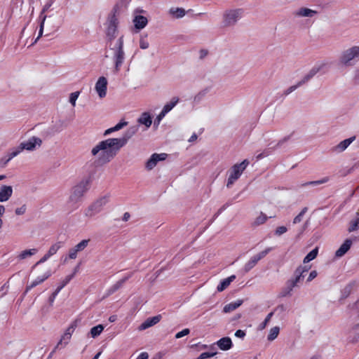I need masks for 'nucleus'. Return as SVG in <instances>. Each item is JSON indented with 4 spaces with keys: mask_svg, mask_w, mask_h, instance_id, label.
I'll list each match as a JSON object with an SVG mask.
<instances>
[{
    "mask_svg": "<svg viewBox=\"0 0 359 359\" xmlns=\"http://www.w3.org/2000/svg\"><path fill=\"white\" fill-rule=\"evenodd\" d=\"M120 140L108 138L102 140L93 146L90 154L97 165H104L109 163L121 149Z\"/></svg>",
    "mask_w": 359,
    "mask_h": 359,
    "instance_id": "nucleus-1",
    "label": "nucleus"
},
{
    "mask_svg": "<svg viewBox=\"0 0 359 359\" xmlns=\"http://www.w3.org/2000/svg\"><path fill=\"white\" fill-rule=\"evenodd\" d=\"M310 267L307 266H299L294 272V276L291 278L287 280L285 286L281 289L280 292V297H290L293 289L298 286L303 278H304V273L309 271Z\"/></svg>",
    "mask_w": 359,
    "mask_h": 359,
    "instance_id": "nucleus-2",
    "label": "nucleus"
},
{
    "mask_svg": "<svg viewBox=\"0 0 359 359\" xmlns=\"http://www.w3.org/2000/svg\"><path fill=\"white\" fill-rule=\"evenodd\" d=\"M91 180L90 177H85L72 187L70 191L68 203L71 205L77 206L90 188Z\"/></svg>",
    "mask_w": 359,
    "mask_h": 359,
    "instance_id": "nucleus-3",
    "label": "nucleus"
},
{
    "mask_svg": "<svg viewBox=\"0 0 359 359\" xmlns=\"http://www.w3.org/2000/svg\"><path fill=\"white\" fill-rule=\"evenodd\" d=\"M359 60V46H353L344 50L339 57V63L344 67H350Z\"/></svg>",
    "mask_w": 359,
    "mask_h": 359,
    "instance_id": "nucleus-4",
    "label": "nucleus"
},
{
    "mask_svg": "<svg viewBox=\"0 0 359 359\" xmlns=\"http://www.w3.org/2000/svg\"><path fill=\"white\" fill-rule=\"evenodd\" d=\"M111 50L113 51L112 59L114 63L115 72H118L125 60L123 36H121L115 42L114 47Z\"/></svg>",
    "mask_w": 359,
    "mask_h": 359,
    "instance_id": "nucleus-5",
    "label": "nucleus"
},
{
    "mask_svg": "<svg viewBox=\"0 0 359 359\" xmlns=\"http://www.w3.org/2000/svg\"><path fill=\"white\" fill-rule=\"evenodd\" d=\"M241 8L228 9L222 14V25L225 27L234 26L243 17Z\"/></svg>",
    "mask_w": 359,
    "mask_h": 359,
    "instance_id": "nucleus-6",
    "label": "nucleus"
},
{
    "mask_svg": "<svg viewBox=\"0 0 359 359\" xmlns=\"http://www.w3.org/2000/svg\"><path fill=\"white\" fill-rule=\"evenodd\" d=\"M248 164L249 161L248 160H244L241 163L235 164L230 168L228 172L229 177L226 183L227 187H231L234 184V182L241 177Z\"/></svg>",
    "mask_w": 359,
    "mask_h": 359,
    "instance_id": "nucleus-7",
    "label": "nucleus"
},
{
    "mask_svg": "<svg viewBox=\"0 0 359 359\" xmlns=\"http://www.w3.org/2000/svg\"><path fill=\"white\" fill-rule=\"evenodd\" d=\"M109 201V196L106 195L97 199L92 203L85 212V215L88 217H93L100 212Z\"/></svg>",
    "mask_w": 359,
    "mask_h": 359,
    "instance_id": "nucleus-8",
    "label": "nucleus"
},
{
    "mask_svg": "<svg viewBox=\"0 0 359 359\" xmlns=\"http://www.w3.org/2000/svg\"><path fill=\"white\" fill-rule=\"evenodd\" d=\"M328 69V63L325 61L316 62L310 71L302 78V83H306L312 79L316 74L325 73Z\"/></svg>",
    "mask_w": 359,
    "mask_h": 359,
    "instance_id": "nucleus-9",
    "label": "nucleus"
},
{
    "mask_svg": "<svg viewBox=\"0 0 359 359\" xmlns=\"http://www.w3.org/2000/svg\"><path fill=\"white\" fill-rule=\"evenodd\" d=\"M42 142L43 141L40 137L32 136L27 140L22 142L21 144L24 150L33 151L41 147Z\"/></svg>",
    "mask_w": 359,
    "mask_h": 359,
    "instance_id": "nucleus-10",
    "label": "nucleus"
},
{
    "mask_svg": "<svg viewBox=\"0 0 359 359\" xmlns=\"http://www.w3.org/2000/svg\"><path fill=\"white\" fill-rule=\"evenodd\" d=\"M118 23V19L115 15H110L107 20L106 34L110 39H114L116 36Z\"/></svg>",
    "mask_w": 359,
    "mask_h": 359,
    "instance_id": "nucleus-11",
    "label": "nucleus"
},
{
    "mask_svg": "<svg viewBox=\"0 0 359 359\" xmlns=\"http://www.w3.org/2000/svg\"><path fill=\"white\" fill-rule=\"evenodd\" d=\"M271 250V248H268L265 249L264 250L259 252L258 254L254 255L252 257L250 260L246 262V264L244 266V270L245 272H248L250 270H251L253 267L255 266V265L257 264V262L264 258L270 251Z\"/></svg>",
    "mask_w": 359,
    "mask_h": 359,
    "instance_id": "nucleus-12",
    "label": "nucleus"
},
{
    "mask_svg": "<svg viewBox=\"0 0 359 359\" xmlns=\"http://www.w3.org/2000/svg\"><path fill=\"white\" fill-rule=\"evenodd\" d=\"M356 139L355 135H353L347 139H345L340 142H339L337 144L334 146L331 150L333 153L335 154H340L344 152L347 149V148L352 144Z\"/></svg>",
    "mask_w": 359,
    "mask_h": 359,
    "instance_id": "nucleus-13",
    "label": "nucleus"
},
{
    "mask_svg": "<svg viewBox=\"0 0 359 359\" xmlns=\"http://www.w3.org/2000/svg\"><path fill=\"white\" fill-rule=\"evenodd\" d=\"M89 239L82 240L73 248H70L68 253V257L71 259H75L77 257L78 253L83 251L88 246Z\"/></svg>",
    "mask_w": 359,
    "mask_h": 359,
    "instance_id": "nucleus-14",
    "label": "nucleus"
},
{
    "mask_svg": "<svg viewBox=\"0 0 359 359\" xmlns=\"http://www.w3.org/2000/svg\"><path fill=\"white\" fill-rule=\"evenodd\" d=\"M107 80L104 76H100L95 83V90L100 99L107 95Z\"/></svg>",
    "mask_w": 359,
    "mask_h": 359,
    "instance_id": "nucleus-15",
    "label": "nucleus"
},
{
    "mask_svg": "<svg viewBox=\"0 0 359 359\" xmlns=\"http://www.w3.org/2000/svg\"><path fill=\"white\" fill-rule=\"evenodd\" d=\"M167 154H154L146 162L145 168L148 170H152L157 164L158 162L163 161L166 158Z\"/></svg>",
    "mask_w": 359,
    "mask_h": 359,
    "instance_id": "nucleus-16",
    "label": "nucleus"
},
{
    "mask_svg": "<svg viewBox=\"0 0 359 359\" xmlns=\"http://www.w3.org/2000/svg\"><path fill=\"white\" fill-rule=\"evenodd\" d=\"M139 130L138 126H133L130 127L124 134V135L121 138H114L116 140H120L121 142V148L124 147L129 139H130L133 135H135Z\"/></svg>",
    "mask_w": 359,
    "mask_h": 359,
    "instance_id": "nucleus-17",
    "label": "nucleus"
},
{
    "mask_svg": "<svg viewBox=\"0 0 359 359\" xmlns=\"http://www.w3.org/2000/svg\"><path fill=\"white\" fill-rule=\"evenodd\" d=\"M318 11L309 8L302 7L296 10L293 13V15L296 18H313L317 15Z\"/></svg>",
    "mask_w": 359,
    "mask_h": 359,
    "instance_id": "nucleus-18",
    "label": "nucleus"
},
{
    "mask_svg": "<svg viewBox=\"0 0 359 359\" xmlns=\"http://www.w3.org/2000/svg\"><path fill=\"white\" fill-rule=\"evenodd\" d=\"M13 195V188L11 186L3 185L0 188V202H6Z\"/></svg>",
    "mask_w": 359,
    "mask_h": 359,
    "instance_id": "nucleus-19",
    "label": "nucleus"
},
{
    "mask_svg": "<svg viewBox=\"0 0 359 359\" xmlns=\"http://www.w3.org/2000/svg\"><path fill=\"white\" fill-rule=\"evenodd\" d=\"M160 320L161 316H156L151 318H149L140 325L139 330H144L157 324L160 321Z\"/></svg>",
    "mask_w": 359,
    "mask_h": 359,
    "instance_id": "nucleus-20",
    "label": "nucleus"
},
{
    "mask_svg": "<svg viewBox=\"0 0 359 359\" xmlns=\"http://www.w3.org/2000/svg\"><path fill=\"white\" fill-rule=\"evenodd\" d=\"M216 344L222 351H228L231 348L233 344L230 337H225L219 339Z\"/></svg>",
    "mask_w": 359,
    "mask_h": 359,
    "instance_id": "nucleus-21",
    "label": "nucleus"
},
{
    "mask_svg": "<svg viewBox=\"0 0 359 359\" xmlns=\"http://www.w3.org/2000/svg\"><path fill=\"white\" fill-rule=\"evenodd\" d=\"M352 245V241L351 239H346L344 243L339 247L336 251L335 256L337 257H343L351 248Z\"/></svg>",
    "mask_w": 359,
    "mask_h": 359,
    "instance_id": "nucleus-22",
    "label": "nucleus"
},
{
    "mask_svg": "<svg viewBox=\"0 0 359 359\" xmlns=\"http://www.w3.org/2000/svg\"><path fill=\"white\" fill-rule=\"evenodd\" d=\"M355 285V281H352L346 285L341 291L339 300L341 301L346 299L351 294Z\"/></svg>",
    "mask_w": 359,
    "mask_h": 359,
    "instance_id": "nucleus-23",
    "label": "nucleus"
},
{
    "mask_svg": "<svg viewBox=\"0 0 359 359\" xmlns=\"http://www.w3.org/2000/svg\"><path fill=\"white\" fill-rule=\"evenodd\" d=\"M137 122L140 124L145 126L146 128H149L152 123L151 116L149 113L144 112L138 118Z\"/></svg>",
    "mask_w": 359,
    "mask_h": 359,
    "instance_id": "nucleus-24",
    "label": "nucleus"
},
{
    "mask_svg": "<svg viewBox=\"0 0 359 359\" xmlns=\"http://www.w3.org/2000/svg\"><path fill=\"white\" fill-rule=\"evenodd\" d=\"M147 22L148 21L147 18L143 15H136L133 19L135 27L139 30L145 27Z\"/></svg>",
    "mask_w": 359,
    "mask_h": 359,
    "instance_id": "nucleus-25",
    "label": "nucleus"
},
{
    "mask_svg": "<svg viewBox=\"0 0 359 359\" xmlns=\"http://www.w3.org/2000/svg\"><path fill=\"white\" fill-rule=\"evenodd\" d=\"M38 252L36 248H32L21 251L17 256L18 260H23L35 255Z\"/></svg>",
    "mask_w": 359,
    "mask_h": 359,
    "instance_id": "nucleus-26",
    "label": "nucleus"
},
{
    "mask_svg": "<svg viewBox=\"0 0 359 359\" xmlns=\"http://www.w3.org/2000/svg\"><path fill=\"white\" fill-rule=\"evenodd\" d=\"M236 279L235 275H231L229 277L223 279L220 283L217 285V290L218 292H222L226 288H227L231 283H232Z\"/></svg>",
    "mask_w": 359,
    "mask_h": 359,
    "instance_id": "nucleus-27",
    "label": "nucleus"
},
{
    "mask_svg": "<svg viewBox=\"0 0 359 359\" xmlns=\"http://www.w3.org/2000/svg\"><path fill=\"white\" fill-rule=\"evenodd\" d=\"M179 98L177 97H172L170 102H167L164 107H163L161 112L164 113L166 115L168 112H170L178 103Z\"/></svg>",
    "mask_w": 359,
    "mask_h": 359,
    "instance_id": "nucleus-28",
    "label": "nucleus"
},
{
    "mask_svg": "<svg viewBox=\"0 0 359 359\" xmlns=\"http://www.w3.org/2000/svg\"><path fill=\"white\" fill-rule=\"evenodd\" d=\"M243 303L242 300H237L233 302H231L226 305L224 306L223 309V311L224 313H230L234 310H236L237 308H238Z\"/></svg>",
    "mask_w": 359,
    "mask_h": 359,
    "instance_id": "nucleus-29",
    "label": "nucleus"
},
{
    "mask_svg": "<svg viewBox=\"0 0 359 359\" xmlns=\"http://www.w3.org/2000/svg\"><path fill=\"white\" fill-rule=\"evenodd\" d=\"M127 125H128V122L124 121H121V122L118 123L114 127H111V128L106 130L104 133V135L107 136L114 132H116V131H118V130L122 129L123 127L126 126Z\"/></svg>",
    "mask_w": 359,
    "mask_h": 359,
    "instance_id": "nucleus-30",
    "label": "nucleus"
},
{
    "mask_svg": "<svg viewBox=\"0 0 359 359\" xmlns=\"http://www.w3.org/2000/svg\"><path fill=\"white\" fill-rule=\"evenodd\" d=\"M267 216L264 213L261 212L252 222V225L253 226H258L261 224H264L267 220Z\"/></svg>",
    "mask_w": 359,
    "mask_h": 359,
    "instance_id": "nucleus-31",
    "label": "nucleus"
},
{
    "mask_svg": "<svg viewBox=\"0 0 359 359\" xmlns=\"http://www.w3.org/2000/svg\"><path fill=\"white\" fill-rule=\"evenodd\" d=\"M62 242L58 241L54 244H53L48 252L47 254L49 255V256L52 257L53 255H55L57 252L62 248Z\"/></svg>",
    "mask_w": 359,
    "mask_h": 359,
    "instance_id": "nucleus-32",
    "label": "nucleus"
},
{
    "mask_svg": "<svg viewBox=\"0 0 359 359\" xmlns=\"http://www.w3.org/2000/svg\"><path fill=\"white\" fill-rule=\"evenodd\" d=\"M280 332V327L278 326H275L269 330V333L267 336V339L270 341H273L277 338Z\"/></svg>",
    "mask_w": 359,
    "mask_h": 359,
    "instance_id": "nucleus-33",
    "label": "nucleus"
},
{
    "mask_svg": "<svg viewBox=\"0 0 359 359\" xmlns=\"http://www.w3.org/2000/svg\"><path fill=\"white\" fill-rule=\"evenodd\" d=\"M104 326L102 325H97L90 329V334L91 337L95 338L98 337L103 331Z\"/></svg>",
    "mask_w": 359,
    "mask_h": 359,
    "instance_id": "nucleus-34",
    "label": "nucleus"
},
{
    "mask_svg": "<svg viewBox=\"0 0 359 359\" xmlns=\"http://www.w3.org/2000/svg\"><path fill=\"white\" fill-rule=\"evenodd\" d=\"M318 248H316L312 250L304 259V263H308L312 260H313L318 255Z\"/></svg>",
    "mask_w": 359,
    "mask_h": 359,
    "instance_id": "nucleus-35",
    "label": "nucleus"
},
{
    "mask_svg": "<svg viewBox=\"0 0 359 359\" xmlns=\"http://www.w3.org/2000/svg\"><path fill=\"white\" fill-rule=\"evenodd\" d=\"M170 13L177 18H181L185 15V11L181 8H171Z\"/></svg>",
    "mask_w": 359,
    "mask_h": 359,
    "instance_id": "nucleus-36",
    "label": "nucleus"
},
{
    "mask_svg": "<svg viewBox=\"0 0 359 359\" xmlns=\"http://www.w3.org/2000/svg\"><path fill=\"white\" fill-rule=\"evenodd\" d=\"M129 276H126L118 281H117L114 285L111 286L109 291L111 293L114 292L117 290H118L120 287H122V285L125 283V282L129 278Z\"/></svg>",
    "mask_w": 359,
    "mask_h": 359,
    "instance_id": "nucleus-37",
    "label": "nucleus"
},
{
    "mask_svg": "<svg viewBox=\"0 0 359 359\" xmlns=\"http://www.w3.org/2000/svg\"><path fill=\"white\" fill-rule=\"evenodd\" d=\"M208 92V88H205L199 91L194 97V102L195 103H199L206 95Z\"/></svg>",
    "mask_w": 359,
    "mask_h": 359,
    "instance_id": "nucleus-38",
    "label": "nucleus"
},
{
    "mask_svg": "<svg viewBox=\"0 0 359 359\" xmlns=\"http://www.w3.org/2000/svg\"><path fill=\"white\" fill-rule=\"evenodd\" d=\"M71 337H72L71 333L65 332V334L62 335L61 339L57 344L56 348H58L60 345H62V344H64V346H66L69 343Z\"/></svg>",
    "mask_w": 359,
    "mask_h": 359,
    "instance_id": "nucleus-39",
    "label": "nucleus"
},
{
    "mask_svg": "<svg viewBox=\"0 0 359 359\" xmlns=\"http://www.w3.org/2000/svg\"><path fill=\"white\" fill-rule=\"evenodd\" d=\"M79 95H80V91H75V92L70 93L69 97V102L72 105V107H74L76 106V102L78 97H79Z\"/></svg>",
    "mask_w": 359,
    "mask_h": 359,
    "instance_id": "nucleus-40",
    "label": "nucleus"
},
{
    "mask_svg": "<svg viewBox=\"0 0 359 359\" xmlns=\"http://www.w3.org/2000/svg\"><path fill=\"white\" fill-rule=\"evenodd\" d=\"M44 282V278H39V277H36L31 283L29 285H28L27 287V289H26V291L27 292L28 290L32 289L33 287L37 286L38 285Z\"/></svg>",
    "mask_w": 359,
    "mask_h": 359,
    "instance_id": "nucleus-41",
    "label": "nucleus"
},
{
    "mask_svg": "<svg viewBox=\"0 0 359 359\" xmlns=\"http://www.w3.org/2000/svg\"><path fill=\"white\" fill-rule=\"evenodd\" d=\"M46 18H47L46 15H42V19H41L40 27H39V35H38L37 38L36 39L35 42H36L43 35L44 23H45Z\"/></svg>",
    "mask_w": 359,
    "mask_h": 359,
    "instance_id": "nucleus-42",
    "label": "nucleus"
},
{
    "mask_svg": "<svg viewBox=\"0 0 359 359\" xmlns=\"http://www.w3.org/2000/svg\"><path fill=\"white\" fill-rule=\"evenodd\" d=\"M307 211V208H304L302 211L294 218L293 223L297 224L302 222L304 215Z\"/></svg>",
    "mask_w": 359,
    "mask_h": 359,
    "instance_id": "nucleus-43",
    "label": "nucleus"
},
{
    "mask_svg": "<svg viewBox=\"0 0 359 359\" xmlns=\"http://www.w3.org/2000/svg\"><path fill=\"white\" fill-rule=\"evenodd\" d=\"M302 79L299 81L296 85L291 86L287 89H286L284 92V94L285 95H289L292 92L294 91L298 87L302 86L304 83H302Z\"/></svg>",
    "mask_w": 359,
    "mask_h": 359,
    "instance_id": "nucleus-44",
    "label": "nucleus"
},
{
    "mask_svg": "<svg viewBox=\"0 0 359 359\" xmlns=\"http://www.w3.org/2000/svg\"><path fill=\"white\" fill-rule=\"evenodd\" d=\"M53 4V0H49L43 7L42 11L40 13L39 18L42 19V15H46L45 13L50 8Z\"/></svg>",
    "mask_w": 359,
    "mask_h": 359,
    "instance_id": "nucleus-45",
    "label": "nucleus"
},
{
    "mask_svg": "<svg viewBox=\"0 0 359 359\" xmlns=\"http://www.w3.org/2000/svg\"><path fill=\"white\" fill-rule=\"evenodd\" d=\"M217 354L216 352L209 353V352H204L202 353L196 359H208L212 358Z\"/></svg>",
    "mask_w": 359,
    "mask_h": 359,
    "instance_id": "nucleus-46",
    "label": "nucleus"
},
{
    "mask_svg": "<svg viewBox=\"0 0 359 359\" xmlns=\"http://www.w3.org/2000/svg\"><path fill=\"white\" fill-rule=\"evenodd\" d=\"M27 211L26 205H22L20 207L15 208V213L16 215H23Z\"/></svg>",
    "mask_w": 359,
    "mask_h": 359,
    "instance_id": "nucleus-47",
    "label": "nucleus"
},
{
    "mask_svg": "<svg viewBox=\"0 0 359 359\" xmlns=\"http://www.w3.org/2000/svg\"><path fill=\"white\" fill-rule=\"evenodd\" d=\"M328 181H329V177H326L323 178V179H322V180H320L309 182L306 183V184H310V185H318V184H321L326 183V182H327Z\"/></svg>",
    "mask_w": 359,
    "mask_h": 359,
    "instance_id": "nucleus-48",
    "label": "nucleus"
},
{
    "mask_svg": "<svg viewBox=\"0 0 359 359\" xmlns=\"http://www.w3.org/2000/svg\"><path fill=\"white\" fill-rule=\"evenodd\" d=\"M190 333V330L188 328H185L184 330H182V331L177 332L176 334H175V338L176 339H180V338H182L184 336H187Z\"/></svg>",
    "mask_w": 359,
    "mask_h": 359,
    "instance_id": "nucleus-49",
    "label": "nucleus"
},
{
    "mask_svg": "<svg viewBox=\"0 0 359 359\" xmlns=\"http://www.w3.org/2000/svg\"><path fill=\"white\" fill-rule=\"evenodd\" d=\"M149 46V43L145 37H142L140 40V47L142 49H147Z\"/></svg>",
    "mask_w": 359,
    "mask_h": 359,
    "instance_id": "nucleus-50",
    "label": "nucleus"
},
{
    "mask_svg": "<svg viewBox=\"0 0 359 359\" xmlns=\"http://www.w3.org/2000/svg\"><path fill=\"white\" fill-rule=\"evenodd\" d=\"M287 231V227L284 226H278L276 231H275V234L276 236H281L283 235V233H286Z\"/></svg>",
    "mask_w": 359,
    "mask_h": 359,
    "instance_id": "nucleus-51",
    "label": "nucleus"
},
{
    "mask_svg": "<svg viewBox=\"0 0 359 359\" xmlns=\"http://www.w3.org/2000/svg\"><path fill=\"white\" fill-rule=\"evenodd\" d=\"M50 257V256H49L48 254L46 253L34 266H33V269L34 267H36L37 265L39 264H41L42 263H44L45 262H46L49 258Z\"/></svg>",
    "mask_w": 359,
    "mask_h": 359,
    "instance_id": "nucleus-52",
    "label": "nucleus"
},
{
    "mask_svg": "<svg viewBox=\"0 0 359 359\" xmlns=\"http://www.w3.org/2000/svg\"><path fill=\"white\" fill-rule=\"evenodd\" d=\"M165 116L164 113H162L161 111L159 113V114L156 116L155 121H154V126L158 127V126L160 124L162 119Z\"/></svg>",
    "mask_w": 359,
    "mask_h": 359,
    "instance_id": "nucleus-53",
    "label": "nucleus"
},
{
    "mask_svg": "<svg viewBox=\"0 0 359 359\" xmlns=\"http://www.w3.org/2000/svg\"><path fill=\"white\" fill-rule=\"evenodd\" d=\"M273 312H271V313H269L266 316V318H265L264 321V322H263V323L261 325V329H264V328L266 326V325H267V324L269 323V322L271 320V317L273 316Z\"/></svg>",
    "mask_w": 359,
    "mask_h": 359,
    "instance_id": "nucleus-54",
    "label": "nucleus"
},
{
    "mask_svg": "<svg viewBox=\"0 0 359 359\" xmlns=\"http://www.w3.org/2000/svg\"><path fill=\"white\" fill-rule=\"evenodd\" d=\"M51 276V271L50 269H46V271L43 273V274L38 276L39 278H43L44 281L47 280Z\"/></svg>",
    "mask_w": 359,
    "mask_h": 359,
    "instance_id": "nucleus-55",
    "label": "nucleus"
},
{
    "mask_svg": "<svg viewBox=\"0 0 359 359\" xmlns=\"http://www.w3.org/2000/svg\"><path fill=\"white\" fill-rule=\"evenodd\" d=\"M358 226V224L355 221L352 220L351 222L350 226L348 228V231L352 232V231L357 230Z\"/></svg>",
    "mask_w": 359,
    "mask_h": 359,
    "instance_id": "nucleus-56",
    "label": "nucleus"
},
{
    "mask_svg": "<svg viewBox=\"0 0 359 359\" xmlns=\"http://www.w3.org/2000/svg\"><path fill=\"white\" fill-rule=\"evenodd\" d=\"M76 271V269H75L74 273L65 277V278L62 282V286H65L73 278Z\"/></svg>",
    "mask_w": 359,
    "mask_h": 359,
    "instance_id": "nucleus-57",
    "label": "nucleus"
},
{
    "mask_svg": "<svg viewBox=\"0 0 359 359\" xmlns=\"http://www.w3.org/2000/svg\"><path fill=\"white\" fill-rule=\"evenodd\" d=\"M13 153H15V156H18L24 149L22 147L21 143L16 147H14L11 149Z\"/></svg>",
    "mask_w": 359,
    "mask_h": 359,
    "instance_id": "nucleus-58",
    "label": "nucleus"
},
{
    "mask_svg": "<svg viewBox=\"0 0 359 359\" xmlns=\"http://www.w3.org/2000/svg\"><path fill=\"white\" fill-rule=\"evenodd\" d=\"M10 161L7 156L1 158L0 159V167H5Z\"/></svg>",
    "mask_w": 359,
    "mask_h": 359,
    "instance_id": "nucleus-59",
    "label": "nucleus"
},
{
    "mask_svg": "<svg viewBox=\"0 0 359 359\" xmlns=\"http://www.w3.org/2000/svg\"><path fill=\"white\" fill-rule=\"evenodd\" d=\"M318 276V273L316 271L313 270L310 272L309 277L307 278V282H311Z\"/></svg>",
    "mask_w": 359,
    "mask_h": 359,
    "instance_id": "nucleus-60",
    "label": "nucleus"
},
{
    "mask_svg": "<svg viewBox=\"0 0 359 359\" xmlns=\"http://www.w3.org/2000/svg\"><path fill=\"white\" fill-rule=\"evenodd\" d=\"M235 336L238 338L243 339L245 336V332L241 330H238L235 332Z\"/></svg>",
    "mask_w": 359,
    "mask_h": 359,
    "instance_id": "nucleus-61",
    "label": "nucleus"
},
{
    "mask_svg": "<svg viewBox=\"0 0 359 359\" xmlns=\"http://www.w3.org/2000/svg\"><path fill=\"white\" fill-rule=\"evenodd\" d=\"M5 211H6L5 207L3 205H0V229L1 228L2 224H3V221L1 219V217L5 213Z\"/></svg>",
    "mask_w": 359,
    "mask_h": 359,
    "instance_id": "nucleus-62",
    "label": "nucleus"
},
{
    "mask_svg": "<svg viewBox=\"0 0 359 359\" xmlns=\"http://www.w3.org/2000/svg\"><path fill=\"white\" fill-rule=\"evenodd\" d=\"M58 290H55L50 297L49 302L50 304H53L55 301V299L56 298L57 295L58 294Z\"/></svg>",
    "mask_w": 359,
    "mask_h": 359,
    "instance_id": "nucleus-63",
    "label": "nucleus"
},
{
    "mask_svg": "<svg viewBox=\"0 0 359 359\" xmlns=\"http://www.w3.org/2000/svg\"><path fill=\"white\" fill-rule=\"evenodd\" d=\"M149 355L146 352L141 353L136 359H148Z\"/></svg>",
    "mask_w": 359,
    "mask_h": 359,
    "instance_id": "nucleus-64",
    "label": "nucleus"
}]
</instances>
